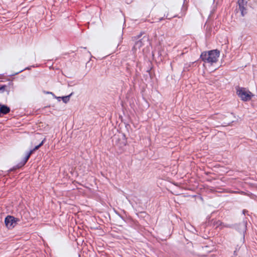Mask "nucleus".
Segmentation results:
<instances>
[{
    "instance_id": "obj_1",
    "label": "nucleus",
    "mask_w": 257,
    "mask_h": 257,
    "mask_svg": "<svg viewBox=\"0 0 257 257\" xmlns=\"http://www.w3.org/2000/svg\"><path fill=\"white\" fill-rule=\"evenodd\" d=\"M236 94L243 101H249L253 96L250 91H247L246 89L243 87H238L237 88Z\"/></svg>"
},
{
    "instance_id": "obj_2",
    "label": "nucleus",
    "mask_w": 257,
    "mask_h": 257,
    "mask_svg": "<svg viewBox=\"0 0 257 257\" xmlns=\"http://www.w3.org/2000/svg\"><path fill=\"white\" fill-rule=\"evenodd\" d=\"M35 151L34 150V149L31 150L29 152L27 153L26 156L23 159V160L19 162L17 165L14 166L12 168L10 169L8 172H11L12 171H15L18 169H20L23 167L27 162L29 160L30 156Z\"/></svg>"
},
{
    "instance_id": "obj_3",
    "label": "nucleus",
    "mask_w": 257,
    "mask_h": 257,
    "mask_svg": "<svg viewBox=\"0 0 257 257\" xmlns=\"http://www.w3.org/2000/svg\"><path fill=\"white\" fill-rule=\"evenodd\" d=\"M19 220V218L13 216L8 215L5 219V223L8 228L12 229L16 225Z\"/></svg>"
},
{
    "instance_id": "obj_4",
    "label": "nucleus",
    "mask_w": 257,
    "mask_h": 257,
    "mask_svg": "<svg viewBox=\"0 0 257 257\" xmlns=\"http://www.w3.org/2000/svg\"><path fill=\"white\" fill-rule=\"evenodd\" d=\"M247 220L245 218L241 222L234 225V228L240 233L243 234V237H244V233L247 229Z\"/></svg>"
},
{
    "instance_id": "obj_5",
    "label": "nucleus",
    "mask_w": 257,
    "mask_h": 257,
    "mask_svg": "<svg viewBox=\"0 0 257 257\" xmlns=\"http://www.w3.org/2000/svg\"><path fill=\"white\" fill-rule=\"evenodd\" d=\"M144 33L141 32L139 35L135 37L136 40H138L134 46V49H140L144 45L145 41L148 40V38L144 36L143 38L140 39Z\"/></svg>"
},
{
    "instance_id": "obj_6",
    "label": "nucleus",
    "mask_w": 257,
    "mask_h": 257,
    "mask_svg": "<svg viewBox=\"0 0 257 257\" xmlns=\"http://www.w3.org/2000/svg\"><path fill=\"white\" fill-rule=\"evenodd\" d=\"M219 55L220 52L217 49L209 51V55L208 57L209 59V63H213L216 62L218 60Z\"/></svg>"
},
{
    "instance_id": "obj_7",
    "label": "nucleus",
    "mask_w": 257,
    "mask_h": 257,
    "mask_svg": "<svg viewBox=\"0 0 257 257\" xmlns=\"http://www.w3.org/2000/svg\"><path fill=\"white\" fill-rule=\"evenodd\" d=\"M11 111L10 108L7 105L0 104V112L2 114H7Z\"/></svg>"
},
{
    "instance_id": "obj_8",
    "label": "nucleus",
    "mask_w": 257,
    "mask_h": 257,
    "mask_svg": "<svg viewBox=\"0 0 257 257\" xmlns=\"http://www.w3.org/2000/svg\"><path fill=\"white\" fill-rule=\"evenodd\" d=\"M209 51L208 52H203L201 53L200 55V58L205 62L209 63Z\"/></svg>"
},
{
    "instance_id": "obj_9",
    "label": "nucleus",
    "mask_w": 257,
    "mask_h": 257,
    "mask_svg": "<svg viewBox=\"0 0 257 257\" xmlns=\"http://www.w3.org/2000/svg\"><path fill=\"white\" fill-rule=\"evenodd\" d=\"M38 67V65H32V66H28V67H27L25 68H24L23 69H22L21 70L16 72V73H13V74H10L9 76H15V75H17L18 74H19V73H21L22 72L25 71V70H30L32 68H34V67Z\"/></svg>"
},
{
    "instance_id": "obj_10",
    "label": "nucleus",
    "mask_w": 257,
    "mask_h": 257,
    "mask_svg": "<svg viewBox=\"0 0 257 257\" xmlns=\"http://www.w3.org/2000/svg\"><path fill=\"white\" fill-rule=\"evenodd\" d=\"M187 9H188L187 6L185 5L184 4H183L182 7V9H181V13H180L181 16H177V17L181 18L182 17L184 16L186 14V12L187 10Z\"/></svg>"
},
{
    "instance_id": "obj_11",
    "label": "nucleus",
    "mask_w": 257,
    "mask_h": 257,
    "mask_svg": "<svg viewBox=\"0 0 257 257\" xmlns=\"http://www.w3.org/2000/svg\"><path fill=\"white\" fill-rule=\"evenodd\" d=\"M72 94H73V93H71L68 95L61 97V99H62V101H63V102L65 103H67L69 101L70 97L72 95Z\"/></svg>"
},
{
    "instance_id": "obj_12",
    "label": "nucleus",
    "mask_w": 257,
    "mask_h": 257,
    "mask_svg": "<svg viewBox=\"0 0 257 257\" xmlns=\"http://www.w3.org/2000/svg\"><path fill=\"white\" fill-rule=\"evenodd\" d=\"M239 9L240 10L241 12V14L242 17L244 16V15L246 14V9H245V7L241 6V7L239 8Z\"/></svg>"
},
{
    "instance_id": "obj_13",
    "label": "nucleus",
    "mask_w": 257,
    "mask_h": 257,
    "mask_svg": "<svg viewBox=\"0 0 257 257\" xmlns=\"http://www.w3.org/2000/svg\"><path fill=\"white\" fill-rule=\"evenodd\" d=\"M238 4L239 8L241 7V6L245 7L246 4V2H245L244 0H238Z\"/></svg>"
},
{
    "instance_id": "obj_14",
    "label": "nucleus",
    "mask_w": 257,
    "mask_h": 257,
    "mask_svg": "<svg viewBox=\"0 0 257 257\" xmlns=\"http://www.w3.org/2000/svg\"><path fill=\"white\" fill-rule=\"evenodd\" d=\"M169 14H167L166 15H164V16L161 18H160L159 19V21H162L164 19V18H166V19H169V20H171L172 18H175V17H177V15H174L170 18H169Z\"/></svg>"
},
{
    "instance_id": "obj_15",
    "label": "nucleus",
    "mask_w": 257,
    "mask_h": 257,
    "mask_svg": "<svg viewBox=\"0 0 257 257\" xmlns=\"http://www.w3.org/2000/svg\"><path fill=\"white\" fill-rule=\"evenodd\" d=\"M114 212L121 219H122L123 221H125L124 217L123 216H122L121 215H120L118 211L114 210Z\"/></svg>"
},
{
    "instance_id": "obj_16",
    "label": "nucleus",
    "mask_w": 257,
    "mask_h": 257,
    "mask_svg": "<svg viewBox=\"0 0 257 257\" xmlns=\"http://www.w3.org/2000/svg\"><path fill=\"white\" fill-rule=\"evenodd\" d=\"M7 86L6 85H0V91H2L4 92Z\"/></svg>"
},
{
    "instance_id": "obj_17",
    "label": "nucleus",
    "mask_w": 257,
    "mask_h": 257,
    "mask_svg": "<svg viewBox=\"0 0 257 257\" xmlns=\"http://www.w3.org/2000/svg\"><path fill=\"white\" fill-rule=\"evenodd\" d=\"M237 255V248H236L233 252V254L231 257H236Z\"/></svg>"
},
{
    "instance_id": "obj_18",
    "label": "nucleus",
    "mask_w": 257,
    "mask_h": 257,
    "mask_svg": "<svg viewBox=\"0 0 257 257\" xmlns=\"http://www.w3.org/2000/svg\"><path fill=\"white\" fill-rule=\"evenodd\" d=\"M46 141V139H44V140L43 141H42V142L38 145L39 148H40L43 145V144H44V143Z\"/></svg>"
},
{
    "instance_id": "obj_19",
    "label": "nucleus",
    "mask_w": 257,
    "mask_h": 257,
    "mask_svg": "<svg viewBox=\"0 0 257 257\" xmlns=\"http://www.w3.org/2000/svg\"><path fill=\"white\" fill-rule=\"evenodd\" d=\"M248 212L247 210H245V209H243L242 210V214L245 215L246 214V213H247Z\"/></svg>"
},
{
    "instance_id": "obj_20",
    "label": "nucleus",
    "mask_w": 257,
    "mask_h": 257,
    "mask_svg": "<svg viewBox=\"0 0 257 257\" xmlns=\"http://www.w3.org/2000/svg\"><path fill=\"white\" fill-rule=\"evenodd\" d=\"M39 148H40L37 145L35 147V148H34V150L36 151V150H38Z\"/></svg>"
},
{
    "instance_id": "obj_21",
    "label": "nucleus",
    "mask_w": 257,
    "mask_h": 257,
    "mask_svg": "<svg viewBox=\"0 0 257 257\" xmlns=\"http://www.w3.org/2000/svg\"><path fill=\"white\" fill-rule=\"evenodd\" d=\"M190 65H189L188 67H184V71L185 70V69H187L188 71L189 70V69H188V67H190Z\"/></svg>"
},
{
    "instance_id": "obj_22",
    "label": "nucleus",
    "mask_w": 257,
    "mask_h": 257,
    "mask_svg": "<svg viewBox=\"0 0 257 257\" xmlns=\"http://www.w3.org/2000/svg\"><path fill=\"white\" fill-rule=\"evenodd\" d=\"M122 34H123V33L122 32L121 34V41H122Z\"/></svg>"
},
{
    "instance_id": "obj_23",
    "label": "nucleus",
    "mask_w": 257,
    "mask_h": 257,
    "mask_svg": "<svg viewBox=\"0 0 257 257\" xmlns=\"http://www.w3.org/2000/svg\"><path fill=\"white\" fill-rule=\"evenodd\" d=\"M57 98L58 100H60V99L61 98V97H57Z\"/></svg>"
},
{
    "instance_id": "obj_24",
    "label": "nucleus",
    "mask_w": 257,
    "mask_h": 257,
    "mask_svg": "<svg viewBox=\"0 0 257 257\" xmlns=\"http://www.w3.org/2000/svg\"><path fill=\"white\" fill-rule=\"evenodd\" d=\"M47 93H48L52 94V92H47Z\"/></svg>"
},
{
    "instance_id": "obj_25",
    "label": "nucleus",
    "mask_w": 257,
    "mask_h": 257,
    "mask_svg": "<svg viewBox=\"0 0 257 257\" xmlns=\"http://www.w3.org/2000/svg\"><path fill=\"white\" fill-rule=\"evenodd\" d=\"M2 114V113L0 112V117H1V114Z\"/></svg>"
},
{
    "instance_id": "obj_26",
    "label": "nucleus",
    "mask_w": 257,
    "mask_h": 257,
    "mask_svg": "<svg viewBox=\"0 0 257 257\" xmlns=\"http://www.w3.org/2000/svg\"><path fill=\"white\" fill-rule=\"evenodd\" d=\"M78 257H80V255H78Z\"/></svg>"
}]
</instances>
